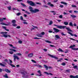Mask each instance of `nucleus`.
<instances>
[{"label": "nucleus", "mask_w": 78, "mask_h": 78, "mask_svg": "<svg viewBox=\"0 0 78 78\" xmlns=\"http://www.w3.org/2000/svg\"><path fill=\"white\" fill-rule=\"evenodd\" d=\"M63 59V58H61L59 59V61H62V60Z\"/></svg>", "instance_id": "nucleus-64"}, {"label": "nucleus", "mask_w": 78, "mask_h": 78, "mask_svg": "<svg viewBox=\"0 0 78 78\" xmlns=\"http://www.w3.org/2000/svg\"><path fill=\"white\" fill-rule=\"evenodd\" d=\"M61 34L62 36H66V35L64 34L63 32Z\"/></svg>", "instance_id": "nucleus-50"}, {"label": "nucleus", "mask_w": 78, "mask_h": 78, "mask_svg": "<svg viewBox=\"0 0 78 78\" xmlns=\"http://www.w3.org/2000/svg\"><path fill=\"white\" fill-rule=\"evenodd\" d=\"M63 14H64V15H67L69 14H68V13H66V12H64Z\"/></svg>", "instance_id": "nucleus-52"}, {"label": "nucleus", "mask_w": 78, "mask_h": 78, "mask_svg": "<svg viewBox=\"0 0 78 78\" xmlns=\"http://www.w3.org/2000/svg\"><path fill=\"white\" fill-rule=\"evenodd\" d=\"M68 34H70V35H71V36H74L75 37H77V35H76V34H74L73 35V34L69 32H68Z\"/></svg>", "instance_id": "nucleus-10"}, {"label": "nucleus", "mask_w": 78, "mask_h": 78, "mask_svg": "<svg viewBox=\"0 0 78 78\" xmlns=\"http://www.w3.org/2000/svg\"><path fill=\"white\" fill-rule=\"evenodd\" d=\"M10 50H11V51H14V52H16L17 51L15 49H13L10 48L9 49Z\"/></svg>", "instance_id": "nucleus-24"}, {"label": "nucleus", "mask_w": 78, "mask_h": 78, "mask_svg": "<svg viewBox=\"0 0 78 78\" xmlns=\"http://www.w3.org/2000/svg\"><path fill=\"white\" fill-rule=\"evenodd\" d=\"M14 61H16V59L17 60L19 59V58L18 56H16V54H14L13 55Z\"/></svg>", "instance_id": "nucleus-6"}, {"label": "nucleus", "mask_w": 78, "mask_h": 78, "mask_svg": "<svg viewBox=\"0 0 78 78\" xmlns=\"http://www.w3.org/2000/svg\"><path fill=\"white\" fill-rule=\"evenodd\" d=\"M27 2L28 3H29L30 5L32 6H36V5L31 1L28 0L27 1Z\"/></svg>", "instance_id": "nucleus-3"}, {"label": "nucleus", "mask_w": 78, "mask_h": 78, "mask_svg": "<svg viewBox=\"0 0 78 78\" xmlns=\"http://www.w3.org/2000/svg\"><path fill=\"white\" fill-rule=\"evenodd\" d=\"M52 23H53V21H51L49 22V25H51V24H52Z\"/></svg>", "instance_id": "nucleus-37"}, {"label": "nucleus", "mask_w": 78, "mask_h": 78, "mask_svg": "<svg viewBox=\"0 0 78 78\" xmlns=\"http://www.w3.org/2000/svg\"><path fill=\"white\" fill-rule=\"evenodd\" d=\"M8 44L9 46H10V47H12L13 48H14V49H17V47H13V45H12L10 44Z\"/></svg>", "instance_id": "nucleus-14"}, {"label": "nucleus", "mask_w": 78, "mask_h": 78, "mask_svg": "<svg viewBox=\"0 0 78 78\" xmlns=\"http://www.w3.org/2000/svg\"><path fill=\"white\" fill-rule=\"evenodd\" d=\"M33 53H32L28 55V56L29 58H31L33 56Z\"/></svg>", "instance_id": "nucleus-20"}, {"label": "nucleus", "mask_w": 78, "mask_h": 78, "mask_svg": "<svg viewBox=\"0 0 78 78\" xmlns=\"http://www.w3.org/2000/svg\"><path fill=\"white\" fill-rule=\"evenodd\" d=\"M54 26H55L56 27H57V28H59V26H58V25H55V24H54Z\"/></svg>", "instance_id": "nucleus-61"}, {"label": "nucleus", "mask_w": 78, "mask_h": 78, "mask_svg": "<svg viewBox=\"0 0 78 78\" xmlns=\"http://www.w3.org/2000/svg\"><path fill=\"white\" fill-rule=\"evenodd\" d=\"M43 6H44L45 8H48V6L45 5H43Z\"/></svg>", "instance_id": "nucleus-46"}, {"label": "nucleus", "mask_w": 78, "mask_h": 78, "mask_svg": "<svg viewBox=\"0 0 78 78\" xmlns=\"http://www.w3.org/2000/svg\"><path fill=\"white\" fill-rule=\"evenodd\" d=\"M37 67H38L39 68H42V66L41 65H38L37 66Z\"/></svg>", "instance_id": "nucleus-48"}, {"label": "nucleus", "mask_w": 78, "mask_h": 78, "mask_svg": "<svg viewBox=\"0 0 78 78\" xmlns=\"http://www.w3.org/2000/svg\"><path fill=\"white\" fill-rule=\"evenodd\" d=\"M18 43H19V44H22V41L21 40H19L18 41Z\"/></svg>", "instance_id": "nucleus-43"}, {"label": "nucleus", "mask_w": 78, "mask_h": 78, "mask_svg": "<svg viewBox=\"0 0 78 78\" xmlns=\"http://www.w3.org/2000/svg\"><path fill=\"white\" fill-rule=\"evenodd\" d=\"M62 66H66V63H63L62 64Z\"/></svg>", "instance_id": "nucleus-54"}, {"label": "nucleus", "mask_w": 78, "mask_h": 78, "mask_svg": "<svg viewBox=\"0 0 78 78\" xmlns=\"http://www.w3.org/2000/svg\"><path fill=\"white\" fill-rule=\"evenodd\" d=\"M59 51H60L61 52H64V51L62 50V49L60 48H59Z\"/></svg>", "instance_id": "nucleus-27"}, {"label": "nucleus", "mask_w": 78, "mask_h": 78, "mask_svg": "<svg viewBox=\"0 0 78 78\" xmlns=\"http://www.w3.org/2000/svg\"><path fill=\"white\" fill-rule=\"evenodd\" d=\"M36 36H38V37H43V36H42V35H41V34H38L36 35Z\"/></svg>", "instance_id": "nucleus-18"}, {"label": "nucleus", "mask_w": 78, "mask_h": 78, "mask_svg": "<svg viewBox=\"0 0 78 78\" xmlns=\"http://www.w3.org/2000/svg\"><path fill=\"white\" fill-rule=\"evenodd\" d=\"M7 8L9 10H11V6H10L9 7H7Z\"/></svg>", "instance_id": "nucleus-38"}, {"label": "nucleus", "mask_w": 78, "mask_h": 78, "mask_svg": "<svg viewBox=\"0 0 78 78\" xmlns=\"http://www.w3.org/2000/svg\"><path fill=\"white\" fill-rule=\"evenodd\" d=\"M50 6H51V7H53L54 6V5H53V4H51Z\"/></svg>", "instance_id": "nucleus-57"}, {"label": "nucleus", "mask_w": 78, "mask_h": 78, "mask_svg": "<svg viewBox=\"0 0 78 78\" xmlns=\"http://www.w3.org/2000/svg\"><path fill=\"white\" fill-rule=\"evenodd\" d=\"M21 5H22V6H24V7L26 6V5H25V4L22 3H21Z\"/></svg>", "instance_id": "nucleus-34"}, {"label": "nucleus", "mask_w": 78, "mask_h": 78, "mask_svg": "<svg viewBox=\"0 0 78 78\" xmlns=\"http://www.w3.org/2000/svg\"><path fill=\"white\" fill-rule=\"evenodd\" d=\"M4 61H5L6 62H8V59H5L4 60Z\"/></svg>", "instance_id": "nucleus-62"}, {"label": "nucleus", "mask_w": 78, "mask_h": 78, "mask_svg": "<svg viewBox=\"0 0 78 78\" xmlns=\"http://www.w3.org/2000/svg\"><path fill=\"white\" fill-rule=\"evenodd\" d=\"M37 72L38 73H39V74H40V75H37V76H43V75L42 74V73L41 72V70H39L38 71H37Z\"/></svg>", "instance_id": "nucleus-8"}, {"label": "nucleus", "mask_w": 78, "mask_h": 78, "mask_svg": "<svg viewBox=\"0 0 78 78\" xmlns=\"http://www.w3.org/2000/svg\"><path fill=\"white\" fill-rule=\"evenodd\" d=\"M12 25L13 27H16V26H17V24L15 23H14L12 24Z\"/></svg>", "instance_id": "nucleus-36"}, {"label": "nucleus", "mask_w": 78, "mask_h": 78, "mask_svg": "<svg viewBox=\"0 0 78 78\" xmlns=\"http://www.w3.org/2000/svg\"><path fill=\"white\" fill-rule=\"evenodd\" d=\"M16 28L17 29H19V28H20V26H18L17 27H16Z\"/></svg>", "instance_id": "nucleus-56"}, {"label": "nucleus", "mask_w": 78, "mask_h": 78, "mask_svg": "<svg viewBox=\"0 0 78 78\" xmlns=\"http://www.w3.org/2000/svg\"><path fill=\"white\" fill-rule=\"evenodd\" d=\"M45 41L46 42H47L48 43H51V42H50V41L48 40H45Z\"/></svg>", "instance_id": "nucleus-33"}, {"label": "nucleus", "mask_w": 78, "mask_h": 78, "mask_svg": "<svg viewBox=\"0 0 78 78\" xmlns=\"http://www.w3.org/2000/svg\"><path fill=\"white\" fill-rule=\"evenodd\" d=\"M63 17V16H62V15H60L59 16V18L60 19H62Z\"/></svg>", "instance_id": "nucleus-40"}, {"label": "nucleus", "mask_w": 78, "mask_h": 78, "mask_svg": "<svg viewBox=\"0 0 78 78\" xmlns=\"http://www.w3.org/2000/svg\"><path fill=\"white\" fill-rule=\"evenodd\" d=\"M59 7H60V8H63L64 7V5H60Z\"/></svg>", "instance_id": "nucleus-45"}, {"label": "nucleus", "mask_w": 78, "mask_h": 78, "mask_svg": "<svg viewBox=\"0 0 78 78\" xmlns=\"http://www.w3.org/2000/svg\"><path fill=\"white\" fill-rule=\"evenodd\" d=\"M44 67L46 69V70H48V68H49V69H52V68L51 67L49 66V67L47 66L46 65H44Z\"/></svg>", "instance_id": "nucleus-12"}, {"label": "nucleus", "mask_w": 78, "mask_h": 78, "mask_svg": "<svg viewBox=\"0 0 78 78\" xmlns=\"http://www.w3.org/2000/svg\"><path fill=\"white\" fill-rule=\"evenodd\" d=\"M5 70L6 72H7V73H10V72H11V71L8 69H5Z\"/></svg>", "instance_id": "nucleus-15"}, {"label": "nucleus", "mask_w": 78, "mask_h": 78, "mask_svg": "<svg viewBox=\"0 0 78 78\" xmlns=\"http://www.w3.org/2000/svg\"><path fill=\"white\" fill-rule=\"evenodd\" d=\"M48 55L51 57V58H55V59H58V58L57 57H56V56H54L53 55L48 54Z\"/></svg>", "instance_id": "nucleus-7"}, {"label": "nucleus", "mask_w": 78, "mask_h": 78, "mask_svg": "<svg viewBox=\"0 0 78 78\" xmlns=\"http://www.w3.org/2000/svg\"><path fill=\"white\" fill-rule=\"evenodd\" d=\"M70 77L71 78H78V75H76L75 76H73V75H70Z\"/></svg>", "instance_id": "nucleus-13"}, {"label": "nucleus", "mask_w": 78, "mask_h": 78, "mask_svg": "<svg viewBox=\"0 0 78 78\" xmlns=\"http://www.w3.org/2000/svg\"><path fill=\"white\" fill-rule=\"evenodd\" d=\"M23 72H21V73L22 74V75H25L27 73V71H25V70H23Z\"/></svg>", "instance_id": "nucleus-11"}, {"label": "nucleus", "mask_w": 78, "mask_h": 78, "mask_svg": "<svg viewBox=\"0 0 78 78\" xmlns=\"http://www.w3.org/2000/svg\"><path fill=\"white\" fill-rule=\"evenodd\" d=\"M36 4H37V5H41V3H39V2H36L35 3Z\"/></svg>", "instance_id": "nucleus-55"}, {"label": "nucleus", "mask_w": 78, "mask_h": 78, "mask_svg": "<svg viewBox=\"0 0 78 78\" xmlns=\"http://www.w3.org/2000/svg\"><path fill=\"white\" fill-rule=\"evenodd\" d=\"M9 53L11 54H13V53H14V52L12 51H9Z\"/></svg>", "instance_id": "nucleus-49"}, {"label": "nucleus", "mask_w": 78, "mask_h": 78, "mask_svg": "<svg viewBox=\"0 0 78 78\" xmlns=\"http://www.w3.org/2000/svg\"><path fill=\"white\" fill-rule=\"evenodd\" d=\"M21 14V13L20 12H19L16 15L17 16H20Z\"/></svg>", "instance_id": "nucleus-47"}, {"label": "nucleus", "mask_w": 78, "mask_h": 78, "mask_svg": "<svg viewBox=\"0 0 78 78\" xmlns=\"http://www.w3.org/2000/svg\"><path fill=\"white\" fill-rule=\"evenodd\" d=\"M20 20H24L22 16H20Z\"/></svg>", "instance_id": "nucleus-44"}, {"label": "nucleus", "mask_w": 78, "mask_h": 78, "mask_svg": "<svg viewBox=\"0 0 78 78\" xmlns=\"http://www.w3.org/2000/svg\"><path fill=\"white\" fill-rule=\"evenodd\" d=\"M4 76L5 77V78H8V74H5V75Z\"/></svg>", "instance_id": "nucleus-29"}, {"label": "nucleus", "mask_w": 78, "mask_h": 78, "mask_svg": "<svg viewBox=\"0 0 78 78\" xmlns=\"http://www.w3.org/2000/svg\"><path fill=\"white\" fill-rule=\"evenodd\" d=\"M6 33H8V32H0V34H3L2 35H1V37H4L5 38L6 37H10L11 36L10 35H6L5 34H6Z\"/></svg>", "instance_id": "nucleus-2"}, {"label": "nucleus", "mask_w": 78, "mask_h": 78, "mask_svg": "<svg viewBox=\"0 0 78 78\" xmlns=\"http://www.w3.org/2000/svg\"><path fill=\"white\" fill-rule=\"evenodd\" d=\"M50 12L53 13V14L54 15H55L56 13L55 12V11H50Z\"/></svg>", "instance_id": "nucleus-25"}, {"label": "nucleus", "mask_w": 78, "mask_h": 78, "mask_svg": "<svg viewBox=\"0 0 78 78\" xmlns=\"http://www.w3.org/2000/svg\"><path fill=\"white\" fill-rule=\"evenodd\" d=\"M75 47V44H73V45H71L69 47V48H72V50H78V48H73V47Z\"/></svg>", "instance_id": "nucleus-4"}, {"label": "nucleus", "mask_w": 78, "mask_h": 78, "mask_svg": "<svg viewBox=\"0 0 78 78\" xmlns=\"http://www.w3.org/2000/svg\"><path fill=\"white\" fill-rule=\"evenodd\" d=\"M29 9L30 11L31 12H34V13H36L37 12H39V10L37 9H35L34 10H33V7H32L31 6H30L29 7Z\"/></svg>", "instance_id": "nucleus-1"}, {"label": "nucleus", "mask_w": 78, "mask_h": 78, "mask_svg": "<svg viewBox=\"0 0 78 78\" xmlns=\"http://www.w3.org/2000/svg\"><path fill=\"white\" fill-rule=\"evenodd\" d=\"M71 17H72V18H75L76 17V16L74 15H71Z\"/></svg>", "instance_id": "nucleus-22"}, {"label": "nucleus", "mask_w": 78, "mask_h": 78, "mask_svg": "<svg viewBox=\"0 0 78 78\" xmlns=\"http://www.w3.org/2000/svg\"><path fill=\"white\" fill-rule=\"evenodd\" d=\"M0 66L2 67H5V65L2 63H0Z\"/></svg>", "instance_id": "nucleus-23"}, {"label": "nucleus", "mask_w": 78, "mask_h": 78, "mask_svg": "<svg viewBox=\"0 0 78 78\" xmlns=\"http://www.w3.org/2000/svg\"><path fill=\"white\" fill-rule=\"evenodd\" d=\"M69 13H72L73 12V10H69Z\"/></svg>", "instance_id": "nucleus-53"}, {"label": "nucleus", "mask_w": 78, "mask_h": 78, "mask_svg": "<svg viewBox=\"0 0 78 78\" xmlns=\"http://www.w3.org/2000/svg\"><path fill=\"white\" fill-rule=\"evenodd\" d=\"M0 24H1V25H5V23H0Z\"/></svg>", "instance_id": "nucleus-58"}, {"label": "nucleus", "mask_w": 78, "mask_h": 78, "mask_svg": "<svg viewBox=\"0 0 78 78\" xmlns=\"http://www.w3.org/2000/svg\"><path fill=\"white\" fill-rule=\"evenodd\" d=\"M66 30H67L68 31H70V32H72V33H73V31L70 30V28L69 27L66 28Z\"/></svg>", "instance_id": "nucleus-17"}, {"label": "nucleus", "mask_w": 78, "mask_h": 78, "mask_svg": "<svg viewBox=\"0 0 78 78\" xmlns=\"http://www.w3.org/2000/svg\"><path fill=\"white\" fill-rule=\"evenodd\" d=\"M44 73H45L46 74V75H49V73H47V72H45Z\"/></svg>", "instance_id": "nucleus-59"}, {"label": "nucleus", "mask_w": 78, "mask_h": 78, "mask_svg": "<svg viewBox=\"0 0 78 78\" xmlns=\"http://www.w3.org/2000/svg\"><path fill=\"white\" fill-rule=\"evenodd\" d=\"M61 3L62 4H63L64 5H66V6H67V3L65 2H61Z\"/></svg>", "instance_id": "nucleus-19"}, {"label": "nucleus", "mask_w": 78, "mask_h": 78, "mask_svg": "<svg viewBox=\"0 0 78 78\" xmlns=\"http://www.w3.org/2000/svg\"><path fill=\"white\" fill-rule=\"evenodd\" d=\"M53 30H54V31H55V33H58V32H59V30L55 28H53Z\"/></svg>", "instance_id": "nucleus-16"}, {"label": "nucleus", "mask_w": 78, "mask_h": 78, "mask_svg": "<svg viewBox=\"0 0 78 78\" xmlns=\"http://www.w3.org/2000/svg\"><path fill=\"white\" fill-rule=\"evenodd\" d=\"M55 37L56 38V39H55V40H57V39H59V36L57 35H55Z\"/></svg>", "instance_id": "nucleus-21"}, {"label": "nucleus", "mask_w": 78, "mask_h": 78, "mask_svg": "<svg viewBox=\"0 0 78 78\" xmlns=\"http://www.w3.org/2000/svg\"><path fill=\"white\" fill-rule=\"evenodd\" d=\"M34 39H41L40 38H37V37H35L34 38Z\"/></svg>", "instance_id": "nucleus-42"}, {"label": "nucleus", "mask_w": 78, "mask_h": 78, "mask_svg": "<svg viewBox=\"0 0 78 78\" xmlns=\"http://www.w3.org/2000/svg\"><path fill=\"white\" fill-rule=\"evenodd\" d=\"M71 6L72 8H76V6L73 5H71Z\"/></svg>", "instance_id": "nucleus-31"}, {"label": "nucleus", "mask_w": 78, "mask_h": 78, "mask_svg": "<svg viewBox=\"0 0 78 78\" xmlns=\"http://www.w3.org/2000/svg\"><path fill=\"white\" fill-rule=\"evenodd\" d=\"M12 23H16V20H12Z\"/></svg>", "instance_id": "nucleus-30"}, {"label": "nucleus", "mask_w": 78, "mask_h": 78, "mask_svg": "<svg viewBox=\"0 0 78 78\" xmlns=\"http://www.w3.org/2000/svg\"><path fill=\"white\" fill-rule=\"evenodd\" d=\"M73 68L74 69H78V66H73Z\"/></svg>", "instance_id": "nucleus-28"}, {"label": "nucleus", "mask_w": 78, "mask_h": 78, "mask_svg": "<svg viewBox=\"0 0 78 78\" xmlns=\"http://www.w3.org/2000/svg\"><path fill=\"white\" fill-rule=\"evenodd\" d=\"M16 55H19V56H22V54L20 53H16Z\"/></svg>", "instance_id": "nucleus-51"}, {"label": "nucleus", "mask_w": 78, "mask_h": 78, "mask_svg": "<svg viewBox=\"0 0 78 78\" xmlns=\"http://www.w3.org/2000/svg\"><path fill=\"white\" fill-rule=\"evenodd\" d=\"M41 36L44 35V34H45V32H42L41 33Z\"/></svg>", "instance_id": "nucleus-35"}, {"label": "nucleus", "mask_w": 78, "mask_h": 78, "mask_svg": "<svg viewBox=\"0 0 78 78\" xmlns=\"http://www.w3.org/2000/svg\"><path fill=\"white\" fill-rule=\"evenodd\" d=\"M3 20L2 18H0V22H3Z\"/></svg>", "instance_id": "nucleus-60"}, {"label": "nucleus", "mask_w": 78, "mask_h": 78, "mask_svg": "<svg viewBox=\"0 0 78 78\" xmlns=\"http://www.w3.org/2000/svg\"><path fill=\"white\" fill-rule=\"evenodd\" d=\"M69 26H71L72 27H73V23H72V22L69 23Z\"/></svg>", "instance_id": "nucleus-32"}, {"label": "nucleus", "mask_w": 78, "mask_h": 78, "mask_svg": "<svg viewBox=\"0 0 78 78\" xmlns=\"http://www.w3.org/2000/svg\"><path fill=\"white\" fill-rule=\"evenodd\" d=\"M74 12H75V13H78V11H74Z\"/></svg>", "instance_id": "nucleus-63"}, {"label": "nucleus", "mask_w": 78, "mask_h": 78, "mask_svg": "<svg viewBox=\"0 0 78 78\" xmlns=\"http://www.w3.org/2000/svg\"><path fill=\"white\" fill-rule=\"evenodd\" d=\"M65 28H67L66 26H59V28L60 29H64Z\"/></svg>", "instance_id": "nucleus-9"}, {"label": "nucleus", "mask_w": 78, "mask_h": 78, "mask_svg": "<svg viewBox=\"0 0 78 78\" xmlns=\"http://www.w3.org/2000/svg\"><path fill=\"white\" fill-rule=\"evenodd\" d=\"M66 72H68V73H70V69L66 70Z\"/></svg>", "instance_id": "nucleus-41"}, {"label": "nucleus", "mask_w": 78, "mask_h": 78, "mask_svg": "<svg viewBox=\"0 0 78 78\" xmlns=\"http://www.w3.org/2000/svg\"><path fill=\"white\" fill-rule=\"evenodd\" d=\"M31 61L34 62V63H36V62L35 61V60H31Z\"/></svg>", "instance_id": "nucleus-39"}, {"label": "nucleus", "mask_w": 78, "mask_h": 78, "mask_svg": "<svg viewBox=\"0 0 78 78\" xmlns=\"http://www.w3.org/2000/svg\"><path fill=\"white\" fill-rule=\"evenodd\" d=\"M64 24L65 25H68L69 24V23H68V22H64Z\"/></svg>", "instance_id": "nucleus-26"}, {"label": "nucleus", "mask_w": 78, "mask_h": 78, "mask_svg": "<svg viewBox=\"0 0 78 78\" xmlns=\"http://www.w3.org/2000/svg\"><path fill=\"white\" fill-rule=\"evenodd\" d=\"M9 62H10L9 63L8 62V64H9L10 66H11L12 67H16V66H15L13 64H12V60H11V59H9Z\"/></svg>", "instance_id": "nucleus-5"}]
</instances>
